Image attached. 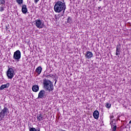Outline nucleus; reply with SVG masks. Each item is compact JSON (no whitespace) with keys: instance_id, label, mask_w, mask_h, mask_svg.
<instances>
[{"instance_id":"f257e3e1","label":"nucleus","mask_w":131,"mask_h":131,"mask_svg":"<svg viewBox=\"0 0 131 131\" xmlns=\"http://www.w3.org/2000/svg\"><path fill=\"white\" fill-rule=\"evenodd\" d=\"M43 84L44 85L43 86L45 89H46V91H49V92H52V91H54V85L51 80H47V79H43Z\"/></svg>"},{"instance_id":"f03ea898","label":"nucleus","mask_w":131,"mask_h":131,"mask_svg":"<svg viewBox=\"0 0 131 131\" xmlns=\"http://www.w3.org/2000/svg\"><path fill=\"white\" fill-rule=\"evenodd\" d=\"M54 11L56 13H61L62 11H64V8L62 5V3L61 2L59 1L56 3L54 5Z\"/></svg>"},{"instance_id":"7ed1b4c3","label":"nucleus","mask_w":131,"mask_h":131,"mask_svg":"<svg viewBox=\"0 0 131 131\" xmlns=\"http://www.w3.org/2000/svg\"><path fill=\"white\" fill-rule=\"evenodd\" d=\"M7 75L9 79H12V78L14 77V75H15L14 69H13V68H9L7 72Z\"/></svg>"},{"instance_id":"20e7f679","label":"nucleus","mask_w":131,"mask_h":131,"mask_svg":"<svg viewBox=\"0 0 131 131\" xmlns=\"http://www.w3.org/2000/svg\"><path fill=\"white\" fill-rule=\"evenodd\" d=\"M9 112V110L7 107H4V109L0 112V120H2L3 118L6 116L7 113Z\"/></svg>"},{"instance_id":"39448f33","label":"nucleus","mask_w":131,"mask_h":131,"mask_svg":"<svg viewBox=\"0 0 131 131\" xmlns=\"http://www.w3.org/2000/svg\"><path fill=\"white\" fill-rule=\"evenodd\" d=\"M35 22L36 23V27H37V28H39V29H40L45 27V25L43 24L42 21H41V20L37 19L35 21Z\"/></svg>"},{"instance_id":"423d86ee","label":"nucleus","mask_w":131,"mask_h":131,"mask_svg":"<svg viewBox=\"0 0 131 131\" xmlns=\"http://www.w3.org/2000/svg\"><path fill=\"white\" fill-rule=\"evenodd\" d=\"M21 58V52L19 50H17L14 53L13 58L15 60H17L19 61V59Z\"/></svg>"},{"instance_id":"0eeeda50","label":"nucleus","mask_w":131,"mask_h":131,"mask_svg":"<svg viewBox=\"0 0 131 131\" xmlns=\"http://www.w3.org/2000/svg\"><path fill=\"white\" fill-rule=\"evenodd\" d=\"M40 99H46L47 95H46V91L45 90H41L38 94V97Z\"/></svg>"},{"instance_id":"6e6552de","label":"nucleus","mask_w":131,"mask_h":131,"mask_svg":"<svg viewBox=\"0 0 131 131\" xmlns=\"http://www.w3.org/2000/svg\"><path fill=\"white\" fill-rule=\"evenodd\" d=\"M93 56V53H92V52L90 51L86 52L85 55V57L87 59H91V58H92Z\"/></svg>"},{"instance_id":"1a4fd4ad","label":"nucleus","mask_w":131,"mask_h":131,"mask_svg":"<svg viewBox=\"0 0 131 131\" xmlns=\"http://www.w3.org/2000/svg\"><path fill=\"white\" fill-rule=\"evenodd\" d=\"M110 124L113 129L112 131H116V129L117 128V127L116 126V123L113 122V121H112L111 122Z\"/></svg>"},{"instance_id":"9d476101","label":"nucleus","mask_w":131,"mask_h":131,"mask_svg":"<svg viewBox=\"0 0 131 131\" xmlns=\"http://www.w3.org/2000/svg\"><path fill=\"white\" fill-rule=\"evenodd\" d=\"M27 7H26V5H23L22 6L21 8V12L23 13V14H26L28 12Z\"/></svg>"},{"instance_id":"9b49d317","label":"nucleus","mask_w":131,"mask_h":131,"mask_svg":"<svg viewBox=\"0 0 131 131\" xmlns=\"http://www.w3.org/2000/svg\"><path fill=\"white\" fill-rule=\"evenodd\" d=\"M10 86V83H7L6 84L2 85L0 87V91H3L4 89H7Z\"/></svg>"},{"instance_id":"f8f14e48","label":"nucleus","mask_w":131,"mask_h":131,"mask_svg":"<svg viewBox=\"0 0 131 131\" xmlns=\"http://www.w3.org/2000/svg\"><path fill=\"white\" fill-rule=\"evenodd\" d=\"M99 111H95L93 113V117L95 118V119H98L99 118Z\"/></svg>"},{"instance_id":"ddd939ff","label":"nucleus","mask_w":131,"mask_h":131,"mask_svg":"<svg viewBox=\"0 0 131 131\" xmlns=\"http://www.w3.org/2000/svg\"><path fill=\"white\" fill-rule=\"evenodd\" d=\"M36 118L38 121H42L43 120V116H42V114H40L38 115L36 117Z\"/></svg>"},{"instance_id":"4468645a","label":"nucleus","mask_w":131,"mask_h":131,"mask_svg":"<svg viewBox=\"0 0 131 131\" xmlns=\"http://www.w3.org/2000/svg\"><path fill=\"white\" fill-rule=\"evenodd\" d=\"M32 89L33 92H38V90H39V87L38 85H35L32 86Z\"/></svg>"},{"instance_id":"2eb2a0df","label":"nucleus","mask_w":131,"mask_h":131,"mask_svg":"<svg viewBox=\"0 0 131 131\" xmlns=\"http://www.w3.org/2000/svg\"><path fill=\"white\" fill-rule=\"evenodd\" d=\"M42 70V68L41 67H38L36 69V73H38V74H40L41 73V71Z\"/></svg>"},{"instance_id":"dca6fc26","label":"nucleus","mask_w":131,"mask_h":131,"mask_svg":"<svg viewBox=\"0 0 131 131\" xmlns=\"http://www.w3.org/2000/svg\"><path fill=\"white\" fill-rule=\"evenodd\" d=\"M116 56H118V57H119V55H120V49L118 48V46L116 47Z\"/></svg>"},{"instance_id":"f3484780","label":"nucleus","mask_w":131,"mask_h":131,"mask_svg":"<svg viewBox=\"0 0 131 131\" xmlns=\"http://www.w3.org/2000/svg\"><path fill=\"white\" fill-rule=\"evenodd\" d=\"M61 4L63 6V14L62 15V16H63V15L64 14V13L65 12V10H66V5L65 4L64 2H61Z\"/></svg>"},{"instance_id":"a211bd4d","label":"nucleus","mask_w":131,"mask_h":131,"mask_svg":"<svg viewBox=\"0 0 131 131\" xmlns=\"http://www.w3.org/2000/svg\"><path fill=\"white\" fill-rule=\"evenodd\" d=\"M29 131H40V128H38L37 130L34 127H31L29 129Z\"/></svg>"},{"instance_id":"6ab92c4d","label":"nucleus","mask_w":131,"mask_h":131,"mask_svg":"<svg viewBox=\"0 0 131 131\" xmlns=\"http://www.w3.org/2000/svg\"><path fill=\"white\" fill-rule=\"evenodd\" d=\"M16 2L18 5H22L23 4V0H16Z\"/></svg>"},{"instance_id":"aec40b11","label":"nucleus","mask_w":131,"mask_h":131,"mask_svg":"<svg viewBox=\"0 0 131 131\" xmlns=\"http://www.w3.org/2000/svg\"><path fill=\"white\" fill-rule=\"evenodd\" d=\"M6 1L5 0H0V5H5Z\"/></svg>"},{"instance_id":"412c9836","label":"nucleus","mask_w":131,"mask_h":131,"mask_svg":"<svg viewBox=\"0 0 131 131\" xmlns=\"http://www.w3.org/2000/svg\"><path fill=\"white\" fill-rule=\"evenodd\" d=\"M71 22V19L70 18V16H68L67 19V23H70Z\"/></svg>"},{"instance_id":"4be33fe9","label":"nucleus","mask_w":131,"mask_h":131,"mask_svg":"<svg viewBox=\"0 0 131 131\" xmlns=\"http://www.w3.org/2000/svg\"><path fill=\"white\" fill-rule=\"evenodd\" d=\"M5 8L4 7V6L2 5L1 8H0V11L1 12H3V11L5 10Z\"/></svg>"},{"instance_id":"5701e85b","label":"nucleus","mask_w":131,"mask_h":131,"mask_svg":"<svg viewBox=\"0 0 131 131\" xmlns=\"http://www.w3.org/2000/svg\"><path fill=\"white\" fill-rule=\"evenodd\" d=\"M105 106H106V108H110V107H111V104H110L109 103H106Z\"/></svg>"},{"instance_id":"b1692460","label":"nucleus","mask_w":131,"mask_h":131,"mask_svg":"<svg viewBox=\"0 0 131 131\" xmlns=\"http://www.w3.org/2000/svg\"><path fill=\"white\" fill-rule=\"evenodd\" d=\"M5 27H6V29L7 31H8V29H9L10 28V25H7L5 26Z\"/></svg>"},{"instance_id":"393cba45","label":"nucleus","mask_w":131,"mask_h":131,"mask_svg":"<svg viewBox=\"0 0 131 131\" xmlns=\"http://www.w3.org/2000/svg\"><path fill=\"white\" fill-rule=\"evenodd\" d=\"M39 0H34L35 4H37V2H39Z\"/></svg>"},{"instance_id":"a878e982","label":"nucleus","mask_w":131,"mask_h":131,"mask_svg":"<svg viewBox=\"0 0 131 131\" xmlns=\"http://www.w3.org/2000/svg\"><path fill=\"white\" fill-rule=\"evenodd\" d=\"M49 76H50V77H52V76H54V75H51V74L48 75L47 77H49Z\"/></svg>"},{"instance_id":"bb28decb","label":"nucleus","mask_w":131,"mask_h":131,"mask_svg":"<svg viewBox=\"0 0 131 131\" xmlns=\"http://www.w3.org/2000/svg\"><path fill=\"white\" fill-rule=\"evenodd\" d=\"M111 119H112V118H114V116L112 115L110 117Z\"/></svg>"},{"instance_id":"cd10ccee","label":"nucleus","mask_w":131,"mask_h":131,"mask_svg":"<svg viewBox=\"0 0 131 131\" xmlns=\"http://www.w3.org/2000/svg\"><path fill=\"white\" fill-rule=\"evenodd\" d=\"M55 84H56V83H57V81H58L56 79H55Z\"/></svg>"},{"instance_id":"c85d7f7f","label":"nucleus","mask_w":131,"mask_h":131,"mask_svg":"<svg viewBox=\"0 0 131 131\" xmlns=\"http://www.w3.org/2000/svg\"><path fill=\"white\" fill-rule=\"evenodd\" d=\"M129 124H131V120L129 122Z\"/></svg>"},{"instance_id":"c756f323","label":"nucleus","mask_w":131,"mask_h":131,"mask_svg":"<svg viewBox=\"0 0 131 131\" xmlns=\"http://www.w3.org/2000/svg\"><path fill=\"white\" fill-rule=\"evenodd\" d=\"M0 110H2V106H0Z\"/></svg>"},{"instance_id":"7c9ffc66","label":"nucleus","mask_w":131,"mask_h":131,"mask_svg":"<svg viewBox=\"0 0 131 131\" xmlns=\"http://www.w3.org/2000/svg\"><path fill=\"white\" fill-rule=\"evenodd\" d=\"M99 10L101 9V7H98Z\"/></svg>"},{"instance_id":"2f4dec72","label":"nucleus","mask_w":131,"mask_h":131,"mask_svg":"<svg viewBox=\"0 0 131 131\" xmlns=\"http://www.w3.org/2000/svg\"><path fill=\"white\" fill-rule=\"evenodd\" d=\"M102 0H99V2H101Z\"/></svg>"},{"instance_id":"473e14b6","label":"nucleus","mask_w":131,"mask_h":131,"mask_svg":"<svg viewBox=\"0 0 131 131\" xmlns=\"http://www.w3.org/2000/svg\"><path fill=\"white\" fill-rule=\"evenodd\" d=\"M54 77H56V76H54Z\"/></svg>"}]
</instances>
